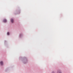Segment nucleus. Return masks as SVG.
<instances>
[{
    "instance_id": "nucleus-3",
    "label": "nucleus",
    "mask_w": 73,
    "mask_h": 73,
    "mask_svg": "<svg viewBox=\"0 0 73 73\" xmlns=\"http://www.w3.org/2000/svg\"><path fill=\"white\" fill-rule=\"evenodd\" d=\"M3 21L4 23H6V22L7 21V20H6V19H4L3 20Z\"/></svg>"
},
{
    "instance_id": "nucleus-2",
    "label": "nucleus",
    "mask_w": 73,
    "mask_h": 73,
    "mask_svg": "<svg viewBox=\"0 0 73 73\" xmlns=\"http://www.w3.org/2000/svg\"><path fill=\"white\" fill-rule=\"evenodd\" d=\"M0 63L1 65H3V61H1Z\"/></svg>"
},
{
    "instance_id": "nucleus-5",
    "label": "nucleus",
    "mask_w": 73,
    "mask_h": 73,
    "mask_svg": "<svg viewBox=\"0 0 73 73\" xmlns=\"http://www.w3.org/2000/svg\"><path fill=\"white\" fill-rule=\"evenodd\" d=\"M7 35H9V32H8L7 33Z\"/></svg>"
},
{
    "instance_id": "nucleus-1",
    "label": "nucleus",
    "mask_w": 73,
    "mask_h": 73,
    "mask_svg": "<svg viewBox=\"0 0 73 73\" xmlns=\"http://www.w3.org/2000/svg\"><path fill=\"white\" fill-rule=\"evenodd\" d=\"M11 22L12 23H13V22H14V21H13V19H11Z\"/></svg>"
},
{
    "instance_id": "nucleus-4",
    "label": "nucleus",
    "mask_w": 73,
    "mask_h": 73,
    "mask_svg": "<svg viewBox=\"0 0 73 73\" xmlns=\"http://www.w3.org/2000/svg\"><path fill=\"white\" fill-rule=\"evenodd\" d=\"M57 73H61V70H59L58 71Z\"/></svg>"
},
{
    "instance_id": "nucleus-7",
    "label": "nucleus",
    "mask_w": 73,
    "mask_h": 73,
    "mask_svg": "<svg viewBox=\"0 0 73 73\" xmlns=\"http://www.w3.org/2000/svg\"><path fill=\"white\" fill-rule=\"evenodd\" d=\"M21 36H23V35L22 34H20V36L21 37Z\"/></svg>"
},
{
    "instance_id": "nucleus-6",
    "label": "nucleus",
    "mask_w": 73,
    "mask_h": 73,
    "mask_svg": "<svg viewBox=\"0 0 73 73\" xmlns=\"http://www.w3.org/2000/svg\"><path fill=\"white\" fill-rule=\"evenodd\" d=\"M26 63L25 62V63H26V62H27V59H26Z\"/></svg>"
},
{
    "instance_id": "nucleus-8",
    "label": "nucleus",
    "mask_w": 73,
    "mask_h": 73,
    "mask_svg": "<svg viewBox=\"0 0 73 73\" xmlns=\"http://www.w3.org/2000/svg\"><path fill=\"white\" fill-rule=\"evenodd\" d=\"M52 73H54V72L53 71L52 72Z\"/></svg>"
}]
</instances>
